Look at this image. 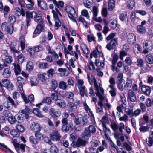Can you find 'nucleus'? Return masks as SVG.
Masks as SVG:
<instances>
[{
  "label": "nucleus",
  "instance_id": "obj_1",
  "mask_svg": "<svg viewBox=\"0 0 153 153\" xmlns=\"http://www.w3.org/2000/svg\"><path fill=\"white\" fill-rule=\"evenodd\" d=\"M16 21V18L14 15H11L9 17V22L10 24L9 25L6 22L3 23L1 25V29L3 31H6L7 33L12 34L13 30V23Z\"/></svg>",
  "mask_w": 153,
  "mask_h": 153
},
{
  "label": "nucleus",
  "instance_id": "obj_2",
  "mask_svg": "<svg viewBox=\"0 0 153 153\" xmlns=\"http://www.w3.org/2000/svg\"><path fill=\"white\" fill-rule=\"evenodd\" d=\"M70 114L71 117L73 118L74 123L76 125H80L82 126L86 125L87 121L85 117H79L78 116H75L74 113H73Z\"/></svg>",
  "mask_w": 153,
  "mask_h": 153
},
{
  "label": "nucleus",
  "instance_id": "obj_3",
  "mask_svg": "<svg viewBox=\"0 0 153 153\" xmlns=\"http://www.w3.org/2000/svg\"><path fill=\"white\" fill-rule=\"evenodd\" d=\"M96 132L95 126L92 125H90L88 127L86 128L82 133V138L85 137H89L91 136V134H94Z\"/></svg>",
  "mask_w": 153,
  "mask_h": 153
},
{
  "label": "nucleus",
  "instance_id": "obj_4",
  "mask_svg": "<svg viewBox=\"0 0 153 153\" xmlns=\"http://www.w3.org/2000/svg\"><path fill=\"white\" fill-rule=\"evenodd\" d=\"M143 46L144 49L143 53L146 54L148 52L151 51L153 49V45L152 42L149 40H146L143 43Z\"/></svg>",
  "mask_w": 153,
  "mask_h": 153
},
{
  "label": "nucleus",
  "instance_id": "obj_5",
  "mask_svg": "<svg viewBox=\"0 0 153 153\" xmlns=\"http://www.w3.org/2000/svg\"><path fill=\"white\" fill-rule=\"evenodd\" d=\"M75 103L76 104L71 102H68L66 108L69 112H74L77 109V105L80 104V102L78 100H76Z\"/></svg>",
  "mask_w": 153,
  "mask_h": 153
},
{
  "label": "nucleus",
  "instance_id": "obj_6",
  "mask_svg": "<svg viewBox=\"0 0 153 153\" xmlns=\"http://www.w3.org/2000/svg\"><path fill=\"white\" fill-rule=\"evenodd\" d=\"M86 143V141L83 140L80 138H78L76 142L75 141H72L71 145L73 148H79L85 146Z\"/></svg>",
  "mask_w": 153,
  "mask_h": 153
},
{
  "label": "nucleus",
  "instance_id": "obj_7",
  "mask_svg": "<svg viewBox=\"0 0 153 153\" xmlns=\"http://www.w3.org/2000/svg\"><path fill=\"white\" fill-rule=\"evenodd\" d=\"M3 105L7 110H11L13 107H17V105L10 97H7V101L4 103Z\"/></svg>",
  "mask_w": 153,
  "mask_h": 153
},
{
  "label": "nucleus",
  "instance_id": "obj_8",
  "mask_svg": "<svg viewBox=\"0 0 153 153\" xmlns=\"http://www.w3.org/2000/svg\"><path fill=\"white\" fill-rule=\"evenodd\" d=\"M96 94L97 96H98L99 97V101L98 102V104L100 108L97 107V110L99 112H103V107L104 104L103 103V100L105 99V97L102 94H101L100 92H98V93H96Z\"/></svg>",
  "mask_w": 153,
  "mask_h": 153
},
{
  "label": "nucleus",
  "instance_id": "obj_9",
  "mask_svg": "<svg viewBox=\"0 0 153 153\" xmlns=\"http://www.w3.org/2000/svg\"><path fill=\"white\" fill-rule=\"evenodd\" d=\"M49 136L51 139L53 141H59L61 137L59 132L56 130H54L50 134Z\"/></svg>",
  "mask_w": 153,
  "mask_h": 153
},
{
  "label": "nucleus",
  "instance_id": "obj_10",
  "mask_svg": "<svg viewBox=\"0 0 153 153\" xmlns=\"http://www.w3.org/2000/svg\"><path fill=\"white\" fill-rule=\"evenodd\" d=\"M0 86L1 87H4L11 90H13L14 87L13 85L11 83L10 84V82L7 79L2 80L1 82L0 81Z\"/></svg>",
  "mask_w": 153,
  "mask_h": 153
},
{
  "label": "nucleus",
  "instance_id": "obj_11",
  "mask_svg": "<svg viewBox=\"0 0 153 153\" xmlns=\"http://www.w3.org/2000/svg\"><path fill=\"white\" fill-rule=\"evenodd\" d=\"M65 10L66 12L70 14V15L74 18H76L77 17L75 9L72 7L68 5L66 6Z\"/></svg>",
  "mask_w": 153,
  "mask_h": 153
},
{
  "label": "nucleus",
  "instance_id": "obj_12",
  "mask_svg": "<svg viewBox=\"0 0 153 153\" xmlns=\"http://www.w3.org/2000/svg\"><path fill=\"white\" fill-rule=\"evenodd\" d=\"M33 12H30L29 11H26L25 12L26 19L25 20L26 26L27 28L28 26L30 25V23L31 21V19L33 18Z\"/></svg>",
  "mask_w": 153,
  "mask_h": 153
},
{
  "label": "nucleus",
  "instance_id": "obj_13",
  "mask_svg": "<svg viewBox=\"0 0 153 153\" xmlns=\"http://www.w3.org/2000/svg\"><path fill=\"white\" fill-rule=\"evenodd\" d=\"M37 5L42 10L46 11L48 10L47 4L46 2L43 0H37Z\"/></svg>",
  "mask_w": 153,
  "mask_h": 153
},
{
  "label": "nucleus",
  "instance_id": "obj_14",
  "mask_svg": "<svg viewBox=\"0 0 153 153\" xmlns=\"http://www.w3.org/2000/svg\"><path fill=\"white\" fill-rule=\"evenodd\" d=\"M49 113L52 117L56 119H57L58 117L61 114L60 112L55 111L54 109L53 108L50 109L49 111Z\"/></svg>",
  "mask_w": 153,
  "mask_h": 153
},
{
  "label": "nucleus",
  "instance_id": "obj_15",
  "mask_svg": "<svg viewBox=\"0 0 153 153\" xmlns=\"http://www.w3.org/2000/svg\"><path fill=\"white\" fill-rule=\"evenodd\" d=\"M30 128L31 130L35 133L40 131L41 130V127L39 125L34 122L31 124Z\"/></svg>",
  "mask_w": 153,
  "mask_h": 153
},
{
  "label": "nucleus",
  "instance_id": "obj_16",
  "mask_svg": "<svg viewBox=\"0 0 153 153\" xmlns=\"http://www.w3.org/2000/svg\"><path fill=\"white\" fill-rule=\"evenodd\" d=\"M11 51L13 53H19V52L18 51L19 47H17V44L15 42H11L9 46Z\"/></svg>",
  "mask_w": 153,
  "mask_h": 153
},
{
  "label": "nucleus",
  "instance_id": "obj_17",
  "mask_svg": "<svg viewBox=\"0 0 153 153\" xmlns=\"http://www.w3.org/2000/svg\"><path fill=\"white\" fill-rule=\"evenodd\" d=\"M63 126H62V129L63 131L67 132L69 130L72 131L73 130L74 126L73 124L71 122H68V123H67V124L64 127Z\"/></svg>",
  "mask_w": 153,
  "mask_h": 153
},
{
  "label": "nucleus",
  "instance_id": "obj_18",
  "mask_svg": "<svg viewBox=\"0 0 153 153\" xmlns=\"http://www.w3.org/2000/svg\"><path fill=\"white\" fill-rule=\"evenodd\" d=\"M141 91L144 94L146 95L149 96L151 92V88L149 86L142 85V86Z\"/></svg>",
  "mask_w": 153,
  "mask_h": 153
},
{
  "label": "nucleus",
  "instance_id": "obj_19",
  "mask_svg": "<svg viewBox=\"0 0 153 153\" xmlns=\"http://www.w3.org/2000/svg\"><path fill=\"white\" fill-rule=\"evenodd\" d=\"M93 79L94 82V87L96 91V93L100 92V91L101 93L103 94H104V90L100 86H98V85L97 83V81L95 77L93 78Z\"/></svg>",
  "mask_w": 153,
  "mask_h": 153
},
{
  "label": "nucleus",
  "instance_id": "obj_20",
  "mask_svg": "<svg viewBox=\"0 0 153 153\" xmlns=\"http://www.w3.org/2000/svg\"><path fill=\"white\" fill-rule=\"evenodd\" d=\"M16 119V122L19 123H23L25 120V117L24 115L22 114H16L15 115Z\"/></svg>",
  "mask_w": 153,
  "mask_h": 153
},
{
  "label": "nucleus",
  "instance_id": "obj_21",
  "mask_svg": "<svg viewBox=\"0 0 153 153\" xmlns=\"http://www.w3.org/2000/svg\"><path fill=\"white\" fill-rule=\"evenodd\" d=\"M13 65L14 67V72L15 75L17 76L20 74L21 72V69L19 64L14 63Z\"/></svg>",
  "mask_w": 153,
  "mask_h": 153
},
{
  "label": "nucleus",
  "instance_id": "obj_22",
  "mask_svg": "<svg viewBox=\"0 0 153 153\" xmlns=\"http://www.w3.org/2000/svg\"><path fill=\"white\" fill-rule=\"evenodd\" d=\"M55 101V103L56 105L60 108H64L66 106L65 103L63 100L57 99Z\"/></svg>",
  "mask_w": 153,
  "mask_h": 153
},
{
  "label": "nucleus",
  "instance_id": "obj_23",
  "mask_svg": "<svg viewBox=\"0 0 153 153\" xmlns=\"http://www.w3.org/2000/svg\"><path fill=\"white\" fill-rule=\"evenodd\" d=\"M2 75L5 77L7 78H10L11 75L10 69L8 68H5L3 71Z\"/></svg>",
  "mask_w": 153,
  "mask_h": 153
},
{
  "label": "nucleus",
  "instance_id": "obj_24",
  "mask_svg": "<svg viewBox=\"0 0 153 153\" xmlns=\"http://www.w3.org/2000/svg\"><path fill=\"white\" fill-rule=\"evenodd\" d=\"M43 23H40L39 24L34 31V33L35 34H39L41 32V31L43 30L44 26L43 25Z\"/></svg>",
  "mask_w": 153,
  "mask_h": 153
},
{
  "label": "nucleus",
  "instance_id": "obj_25",
  "mask_svg": "<svg viewBox=\"0 0 153 153\" xmlns=\"http://www.w3.org/2000/svg\"><path fill=\"white\" fill-rule=\"evenodd\" d=\"M3 60L4 66L5 67H7L8 65L7 64L10 63L12 61V57L10 56L5 57Z\"/></svg>",
  "mask_w": 153,
  "mask_h": 153
},
{
  "label": "nucleus",
  "instance_id": "obj_26",
  "mask_svg": "<svg viewBox=\"0 0 153 153\" xmlns=\"http://www.w3.org/2000/svg\"><path fill=\"white\" fill-rule=\"evenodd\" d=\"M153 131L150 134V135L148 138V140L146 139V143L148 146H151L153 144Z\"/></svg>",
  "mask_w": 153,
  "mask_h": 153
},
{
  "label": "nucleus",
  "instance_id": "obj_27",
  "mask_svg": "<svg viewBox=\"0 0 153 153\" xmlns=\"http://www.w3.org/2000/svg\"><path fill=\"white\" fill-rule=\"evenodd\" d=\"M38 76L39 79L42 82L45 81L47 79L48 77V79L49 78L48 75L45 73L39 74Z\"/></svg>",
  "mask_w": 153,
  "mask_h": 153
},
{
  "label": "nucleus",
  "instance_id": "obj_28",
  "mask_svg": "<svg viewBox=\"0 0 153 153\" xmlns=\"http://www.w3.org/2000/svg\"><path fill=\"white\" fill-rule=\"evenodd\" d=\"M115 2L114 0H109L108 3V9L110 11L113 10L115 7Z\"/></svg>",
  "mask_w": 153,
  "mask_h": 153
},
{
  "label": "nucleus",
  "instance_id": "obj_29",
  "mask_svg": "<svg viewBox=\"0 0 153 153\" xmlns=\"http://www.w3.org/2000/svg\"><path fill=\"white\" fill-rule=\"evenodd\" d=\"M63 94L62 95V96L63 97H65L68 99H72L74 96V94L71 92H63Z\"/></svg>",
  "mask_w": 153,
  "mask_h": 153
},
{
  "label": "nucleus",
  "instance_id": "obj_30",
  "mask_svg": "<svg viewBox=\"0 0 153 153\" xmlns=\"http://www.w3.org/2000/svg\"><path fill=\"white\" fill-rule=\"evenodd\" d=\"M143 119L140 120V125H143L146 123H147L149 120V117L146 115H144L143 116Z\"/></svg>",
  "mask_w": 153,
  "mask_h": 153
},
{
  "label": "nucleus",
  "instance_id": "obj_31",
  "mask_svg": "<svg viewBox=\"0 0 153 153\" xmlns=\"http://www.w3.org/2000/svg\"><path fill=\"white\" fill-rule=\"evenodd\" d=\"M109 25L111 28L114 29L117 26V22L116 20L111 19L109 21Z\"/></svg>",
  "mask_w": 153,
  "mask_h": 153
},
{
  "label": "nucleus",
  "instance_id": "obj_32",
  "mask_svg": "<svg viewBox=\"0 0 153 153\" xmlns=\"http://www.w3.org/2000/svg\"><path fill=\"white\" fill-rule=\"evenodd\" d=\"M80 47L81 49L83 51L84 54H88L90 50L86 45L85 44L81 45Z\"/></svg>",
  "mask_w": 153,
  "mask_h": 153
},
{
  "label": "nucleus",
  "instance_id": "obj_33",
  "mask_svg": "<svg viewBox=\"0 0 153 153\" xmlns=\"http://www.w3.org/2000/svg\"><path fill=\"white\" fill-rule=\"evenodd\" d=\"M33 113L37 116L40 118L43 117V115L41 114L39 109L37 108H35L33 109L32 111Z\"/></svg>",
  "mask_w": 153,
  "mask_h": 153
},
{
  "label": "nucleus",
  "instance_id": "obj_34",
  "mask_svg": "<svg viewBox=\"0 0 153 153\" xmlns=\"http://www.w3.org/2000/svg\"><path fill=\"white\" fill-rule=\"evenodd\" d=\"M119 18L122 21H124L126 20L127 21L128 18L127 13L125 12L121 13L119 16Z\"/></svg>",
  "mask_w": 153,
  "mask_h": 153
},
{
  "label": "nucleus",
  "instance_id": "obj_35",
  "mask_svg": "<svg viewBox=\"0 0 153 153\" xmlns=\"http://www.w3.org/2000/svg\"><path fill=\"white\" fill-rule=\"evenodd\" d=\"M33 68V62L31 61H28L26 64V70L28 71H32Z\"/></svg>",
  "mask_w": 153,
  "mask_h": 153
},
{
  "label": "nucleus",
  "instance_id": "obj_36",
  "mask_svg": "<svg viewBox=\"0 0 153 153\" xmlns=\"http://www.w3.org/2000/svg\"><path fill=\"white\" fill-rule=\"evenodd\" d=\"M134 92L131 90H129L128 93V99L131 102H134Z\"/></svg>",
  "mask_w": 153,
  "mask_h": 153
},
{
  "label": "nucleus",
  "instance_id": "obj_37",
  "mask_svg": "<svg viewBox=\"0 0 153 153\" xmlns=\"http://www.w3.org/2000/svg\"><path fill=\"white\" fill-rule=\"evenodd\" d=\"M146 61L149 64L153 63V56L151 54L146 55Z\"/></svg>",
  "mask_w": 153,
  "mask_h": 153
},
{
  "label": "nucleus",
  "instance_id": "obj_38",
  "mask_svg": "<svg viewBox=\"0 0 153 153\" xmlns=\"http://www.w3.org/2000/svg\"><path fill=\"white\" fill-rule=\"evenodd\" d=\"M16 119L15 115L14 116L10 115L7 118L8 121L11 124H14L16 123Z\"/></svg>",
  "mask_w": 153,
  "mask_h": 153
},
{
  "label": "nucleus",
  "instance_id": "obj_39",
  "mask_svg": "<svg viewBox=\"0 0 153 153\" xmlns=\"http://www.w3.org/2000/svg\"><path fill=\"white\" fill-rule=\"evenodd\" d=\"M10 134L13 138L18 137L20 136V134L16 129H13L10 132Z\"/></svg>",
  "mask_w": 153,
  "mask_h": 153
},
{
  "label": "nucleus",
  "instance_id": "obj_40",
  "mask_svg": "<svg viewBox=\"0 0 153 153\" xmlns=\"http://www.w3.org/2000/svg\"><path fill=\"white\" fill-rule=\"evenodd\" d=\"M89 152L87 150H85V153H99L97 149L93 147H90L88 148Z\"/></svg>",
  "mask_w": 153,
  "mask_h": 153
},
{
  "label": "nucleus",
  "instance_id": "obj_41",
  "mask_svg": "<svg viewBox=\"0 0 153 153\" xmlns=\"http://www.w3.org/2000/svg\"><path fill=\"white\" fill-rule=\"evenodd\" d=\"M16 128L20 134L23 132L25 131V128L22 125H17Z\"/></svg>",
  "mask_w": 153,
  "mask_h": 153
},
{
  "label": "nucleus",
  "instance_id": "obj_42",
  "mask_svg": "<svg viewBox=\"0 0 153 153\" xmlns=\"http://www.w3.org/2000/svg\"><path fill=\"white\" fill-rule=\"evenodd\" d=\"M50 149L51 153H59L58 149L55 145H51Z\"/></svg>",
  "mask_w": 153,
  "mask_h": 153
},
{
  "label": "nucleus",
  "instance_id": "obj_43",
  "mask_svg": "<svg viewBox=\"0 0 153 153\" xmlns=\"http://www.w3.org/2000/svg\"><path fill=\"white\" fill-rule=\"evenodd\" d=\"M25 56L22 53L19 54L17 56V59L19 64H22L24 62Z\"/></svg>",
  "mask_w": 153,
  "mask_h": 153
},
{
  "label": "nucleus",
  "instance_id": "obj_44",
  "mask_svg": "<svg viewBox=\"0 0 153 153\" xmlns=\"http://www.w3.org/2000/svg\"><path fill=\"white\" fill-rule=\"evenodd\" d=\"M35 137L38 140H42L44 139L43 135L40 133V131L35 132L34 133Z\"/></svg>",
  "mask_w": 153,
  "mask_h": 153
},
{
  "label": "nucleus",
  "instance_id": "obj_45",
  "mask_svg": "<svg viewBox=\"0 0 153 153\" xmlns=\"http://www.w3.org/2000/svg\"><path fill=\"white\" fill-rule=\"evenodd\" d=\"M29 140L30 142L32 144H37L39 143L38 140L33 136L30 137L29 138Z\"/></svg>",
  "mask_w": 153,
  "mask_h": 153
},
{
  "label": "nucleus",
  "instance_id": "obj_46",
  "mask_svg": "<svg viewBox=\"0 0 153 153\" xmlns=\"http://www.w3.org/2000/svg\"><path fill=\"white\" fill-rule=\"evenodd\" d=\"M9 110H4L2 112V114L3 116L6 117H8L10 115H12L11 111Z\"/></svg>",
  "mask_w": 153,
  "mask_h": 153
},
{
  "label": "nucleus",
  "instance_id": "obj_47",
  "mask_svg": "<svg viewBox=\"0 0 153 153\" xmlns=\"http://www.w3.org/2000/svg\"><path fill=\"white\" fill-rule=\"evenodd\" d=\"M79 90L80 94L81 96L84 97L86 92H87V90H85V86H81L79 88Z\"/></svg>",
  "mask_w": 153,
  "mask_h": 153
},
{
  "label": "nucleus",
  "instance_id": "obj_48",
  "mask_svg": "<svg viewBox=\"0 0 153 153\" xmlns=\"http://www.w3.org/2000/svg\"><path fill=\"white\" fill-rule=\"evenodd\" d=\"M51 86L53 90H55V89L58 86V83L57 81L54 79H53L51 81Z\"/></svg>",
  "mask_w": 153,
  "mask_h": 153
},
{
  "label": "nucleus",
  "instance_id": "obj_49",
  "mask_svg": "<svg viewBox=\"0 0 153 153\" xmlns=\"http://www.w3.org/2000/svg\"><path fill=\"white\" fill-rule=\"evenodd\" d=\"M127 6L128 9H132L134 7V0H128Z\"/></svg>",
  "mask_w": 153,
  "mask_h": 153
},
{
  "label": "nucleus",
  "instance_id": "obj_50",
  "mask_svg": "<svg viewBox=\"0 0 153 153\" xmlns=\"http://www.w3.org/2000/svg\"><path fill=\"white\" fill-rule=\"evenodd\" d=\"M117 40L116 38L112 39V40L110 41V43L112 47L113 48H115L117 45Z\"/></svg>",
  "mask_w": 153,
  "mask_h": 153
},
{
  "label": "nucleus",
  "instance_id": "obj_51",
  "mask_svg": "<svg viewBox=\"0 0 153 153\" xmlns=\"http://www.w3.org/2000/svg\"><path fill=\"white\" fill-rule=\"evenodd\" d=\"M54 91L55 92L51 93V97L53 100H55L58 98V92L55 90H54Z\"/></svg>",
  "mask_w": 153,
  "mask_h": 153
},
{
  "label": "nucleus",
  "instance_id": "obj_52",
  "mask_svg": "<svg viewBox=\"0 0 153 153\" xmlns=\"http://www.w3.org/2000/svg\"><path fill=\"white\" fill-rule=\"evenodd\" d=\"M132 85V81L131 80H127L126 84L123 87V89H126L127 88L131 87Z\"/></svg>",
  "mask_w": 153,
  "mask_h": 153
},
{
  "label": "nucleus",
  "instance_id": "obj_53",
  "mask_svg": "<svg viewBox=\"0 0 153 153\" xmlns=\"http://www.w3.org/2000/svg\"><path fill=\"white\" fill-rule=\"evenodd\" d=\"M82 15L86 17L87 19L89 18V13L87 10L85 9L83 10L81 12Z\"/></svg>",
  "mask_w": 153,
  "mask_h": 153
},
{
  "label": "nucleus",
  "instance_id": "obj_54",
  "mask_svg": "<svg viewBox=\"0 0 153 153\" xmlns=\"http://www.w3.org/2000/svg\"><path fill=\"white\" fill-rule=\"evenodd\" d=\"M51 102L52 100L51 98L49 97L44 98L42 101V102L45 103L48 105L50 104L51 103Z\"/></svg>",
  "mask_w": 153,
  "mask_h": 153
},
{
  "label": "nucleus",
  "instance_id": "obj_55",
  "mask_svg": "<svg viewBox=\"0 0 153 153\" xmlns=\"http://www.w3.org/2000/svg\"><path fill=\"white\" fill-rule=\"evenodd\" d=\"M59 86L60 88L63 90L66 89L67 86L66 83L63 81L60 82Z\"/></svg>",
  "mask_w": 153,
  "mask_h": 153
},
{
  "label": "nucleus",
  "instance_id": "obj_56",
  "mask_svg": "<svg viewBox=\"0 0 153 153\" xmlns=\"http://www.w3.org/2000/svg\"><path fill=\"white\" fill-rule=\"evenodd\" d=\"M38 66L41 69H46L48 67V65L47 63H41L39 64Z\"/></svg>",
  "mask_w": 153,
  "mask_h": 153
},
{
  "label": "nucleus",
  "instance_id": "obj_57",
  "mask_svg": "<svg viewBox=\"0 0 153 153\" xmlns=\"http://www.w3.org/2000/svg\"><path fill=\"white\" fill-rule=\"evenodd\" d=\"M109 82L110 85L109 86L110 88H112L113 87H114V85L115 84V82L114 79L113 77H111L109 79Z\"/></svg>",
  "mask_w": 153,
  "mask_h": 153
},
{
  "label": "nucleus",
  "instance_id": "obj_58",
  "mask_svg": "<svg viewBox=\"0 0 153 153\" xmlns=\"http://www.w3.org/2000/svg\"><path fill=\"white\" fill-rule=\"evenodd\" d=\"M101 123L102 125V127L103 128L104 132H106L107 131H110V130L107 127L105 121H102Z\"/></svg>",
  "mask_w": 153,
  "mask_h": 153
},
{
  "label": "nucleus",
  "instance_id": "obj_59",
  "mask_svg": "<svg viewBox=\"0 0 153 153\" xmlns=\"http://www.w3.org/2000/svg\"><path fill=\"white\" fill-rule=\"evenodd\" d=\"M21 94L25 103H28L29 102V99H27V97H26L25 94H24V92H23L22 93H21Z\"/></svg>",
  "mask_w": 153,
  "mask_h": 153
},
{
  "label": "nucleus",
  "instance_id": "obj_60",
  "mask_svg": "<svg viewBox=\"0 0 153 153\" xmlns=\"http://www.w3.org/2000/svg\"><path fill=\"white\" fill-rule=\"evenodd\" d=\"M140 126H141L140 127L139 129L140 131L141 132H144L147 131L149 128L148 126H143L142 125Z\"/></svg>",
  "mask_w": 153,
  "mask_h": 153
},
{
  "label": "nucleus",
  "instance_id": "obj_61",
  "mask_svg": "<svg viewBox=\"0 0 153 153\" xmlns=\"http://www.w3.org/2000/svg\"><path fill=\"white\" fill-rule=\"evenodd\" d=\"M31 85L32 86H36L38 83V81L36 78L35 77L32 79L31 80Z\"/></svg>",
  "mask_w": 153,
  "mask_h": 153
},
{
  "label": "nucleus",
  "instance_id": "obj_62",
  "mask_svg": "<svg viewBox=\"0 0 153 153\" xmlns=\"http://www.w3.org/2000/svg\"><path fill=\"white\" fill-rule=\"evenodd\" d=\"M118 59V56L116 53H114L112 57V63L116 64Z\"/></svg>",
  "mask_w": 153,
  "mask_h": 153
},
{
  "label": "nucleus",
  "instance_id": "obj_63",
  "mask_svg": "<svg viewBox=\"0 0 153 153\" xmlns=\"http://www.w3.org/2000/svg\"><path fill=\"white\" fill-rule=\"evenodd\" d=\"M137 30L141 33H143L145 32V29L142 25H138L137 27Z\"/></svg>",
  "mask_w": 153,
  "mask_h": 153
},
{
  "label": "nucleus",
  "instance_id": "obj_64",
  "mask_svg": "<svg viewBox=\"0 0 153 153\" xmlns=\"http://www.w3.org/2000/svg\"><path fill=\"white\" fill-rule=\"evenodd\" d=\"M111 90L109 91V92L112 97H115L116 95V89L115 87H113L111 88Z\"/></svg>",
  "mask_w": 153,
  "mask_h": 153
}]
</instances>
